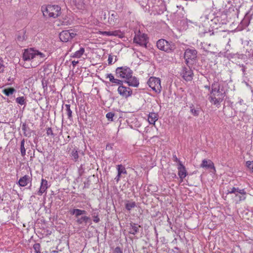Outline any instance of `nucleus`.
Masks as SVG:
<instances>
[{"instance_id":"obj_12","label":"nucleus","mask_w":253,"mask_h":253,"mask_svg":"<svg viewBox=\"0 0 253 253\" xmlns=\"http://www.w3.org/2000/svg\"><path fill=\"white\" fill-rule=\"evenodd\" d=\"M118 91L121 96L126 98L131 96L132 92L130 88L124 86L123 85L119 86Z\"/></svg>"},{"instance_id":"obj_20","label":"nucleus","mask_w":253,"mask_h":253,"mask_svg":"<svg viewBox=\"0 0 253 253\" xmlns=\"http://www.w3.org/2000/svg\"><path fill=\"white\" fill-rule=\"evenodd\" d=\"M35 55L34 56V59L37 60L39 64L42 62L45 58V55L42 52L35 49Z\"/></svg>"},{"instance_id":"obj_32","label":"nucleus","mask_w":253,"mask_h":253,"mask_svg":"<svg viewBox=\"0 0 253 253\" xmlns=\"http://www.w3.org/2000/svg\"><path fill=\"white\" fill-rule=\"evenodd\" d=\"M16 102L17 103L21 105L26 104L25 98L24 96L18 97L16 99Z\"/></svg>"},{"instance_id":"obj_42","label":"nucleus","mask_w":253,"mask_h":253,"mask_svg":"<svg viewBox=\"0 0 253 253\" xmlns=\"http://www.w3.org/2000/svg\"><path fill=\"white\" fill-rule=\"evenodd\" d=\"M19 34H21V35H22V36L18 35L17 37V40L19 41H23L25 40V36H24V35H25L24 32L22 31L21 33H20Z\"/></svg>"},{"instance_id":"obj_16","label":"nucleus","mask_w":253,"mask_h":253,"mask_svg":"<svg viewBox=\"0 0 253 253\" xmlns=\"http://www.w3.org/2000/svg\"><path fill=\"white\" fill-rule=\"evenodd\" d=\"M141 227L137 224L131 222L129 228V233L132 235H135L139 232V228Z\"/></svg>"},{"instance_id":"obj_9","label":"nucleus","mask_w":253,"mask_h":253,"mask_svg":"<svg viewBox=\"0 0 253 253\" xmlns=\"http://www.w3.org/2000/svg\"><path fill=\"white\" fill-rule=\"evenodd\" d=\"M197 51L194 48H187L184 53V58L187 63L189 60H195L197 58Z\"/></svg>"},{"instance_id":"obj_62","label":"nucleus","mask_w":253,"mask_h":253,"mask_svg":"<svg viewBox=\"0 0 253 253\" xmlns=\"http://www.w3.org/2000/svg\"><path fill=\"white\" fill-rule=\"evenodd\" d=\"M115 57H116V58H115V60L114 62H116V61H117V59H116V57H116V56H115Z\"/></svg>"},{"instance_id":"obj_39","label":"nucleus","mask_w":253,"mask_h":253,"mask_svg":"<svg viewBox=\"0 0 253 253\" xmlns=\"http://www.w3.org/2000/svg\"><path fill=\"white\" fill-rule=\"evenodd\" d=\"M3 62L2 58L0 57V73H3L4 71L5 67Z\"/></svg>"},{"instance_id":"obj_30","label":"nucleus","mask_w":253,"mask_h":253,"mask_svg":"<svg viewBox=\"0 0 253 253\" xmlns=\"http://www.w3.org/2000/svg\"><path fill=\"white\" fill-rule=\"evenodd\" d=\"M117 170L118 173H119V174L126 173V170L125 168L122 165H119L117 166Z\"/></svg>"},{"instance_id":"obj_29","label":"nucleus","mask_w":253,"mask_h":253,"mask_svg":"<svg viewBox=\"0 0 253 253\" xmlns=\"http://www.w3.org/2000/svg\"><path fill=\"white\" fill-rule=\"evenodd\" d=\"M25 140L23 139L20 143V152L21 155L24 157L26 155V149L24 147Z\"/></svg>"},{"instance_id":"obj_38","label":"nucleus","mask_w":253,"mask_h":253,"mask_svg":"<svg viewBox=\"0 0 253 253\" xmlns=\"http://www.w3.org/2000/svg\"><path fill=\"white\" fill-rule=\"evenodd\" d=\"M246 194H241V195H239L238 194H235V196L239 199L237 203L244 201L246 199Z\"/></svg>"},{"instance_id":"obj_53","label":"nucleus","mask_w":253,"mask_h":253,"mask_svg":"<svg viewBox=\"0 0 253 253\" xmlns=\"http://www.w3.org/2000/svg\"><path fill=\"white\" fill-rule=\"evenodd\" d=\"M121 174H119V173H118V174H117V176L115 178V180L117 182H118V181L120 180V177H121Z\"/></svg>"},{"instance_id":"obj_6","label":"nucleus","mask_w":253,"mask_h":253,"mask_svg":"<svg viewBox=\"0 0 253 253\" xmlns=\"http://www.w3.org/2000/svg\"><path fill=\"white\" fill-rule=\"evenodd\" d=\"M133 42L141 46L146 47L147 43V35L145 34L141 33L140 31H138L135 34L133 38Z\"/></svg>"},{"instance_id":"obj_15","label":"nucleus","mask_w":253,"mask_h":253,"mask_svg":"<svg viewBox=\"0 0 253 253\" xmlns=\"http://www.w3.org/2000/svg\"><path fill=\"white\" fill-rule=\"evenodd\" d=\"M200 166L201 168H206L207 169H212L215 171V168L214 166L213 163L211 160H203Z\"/></svg>"},{"instance_id":"obj_40","label":"nucleus","mask_w":253,"mask_h":253,"mask_svg":"<svg viewBox=\"0 0 253 253\" xmlns=\"http://www.w3.org/2000/svg\"><path fill=\"white\" fill-rule=\"evenodd\" d=\"M46 134L48 136H51L53 138L55 135L53 133L51 127H48L46 128Z\"/></svg>"},{"instance_id":"obj_41","label":"nucleus","mask_w":253,"mask_h":253,"mask_svg":"<svg viewBox=\"0 0 253 253\" xmlns=\"http://www.w3.org/2000/svg\"><path fill=\"white\" fill-rule=\"evenodd\" d=\"M114 113L112 112H109L106 114V117L108 120V121H113V118L114 117Z\"/></svg>"},{"instance_id":"obj_58","label":"nucleus","mask_w":253,"mask_h":253,"mask_svg":"<svg viewBox=\"0 0 253 253\" xmlns=\"http://www.w3.org/2000/svg\"><path fill=\"white\" fill-rule=\"evenodd\" d=\"M23 66L26 68H29L30 67L27 65L25 64V63L24 64Z\"/></svg>"},{"instance_id":"obj_25","label":"nucleus","mask_w":253,"mask_h":253,"mask_svg":"<svg viewBox=\"0 0 253 253\" xmlns=\"http://www.w3.org/2000/svg\"><path fill=\"white\" fill-rule=\"evenodd\" d=\"M22 130L23 131L24 135L26 137H30L31 136V132L30 129L27 126L26 124H23L22 126Z\"/></svg>"},{"instance_id":"obj_28","label":"nucleus","mask_w":253,"mask_h":253,"mask_svg":"<svg viewBox=\"0 0 253 253\" xmlns=\"http://www.w3.org/2000/svg\"><path fill=\"white\" fill-rule=\"evenodd\" d=\"M70 3L76 5L78 8H81L82 7V0H70Z\"/></svg>"},{"instance_id":"obj_8","label":"nucleus","mask_w":253,"mask_h":253,"mask_svg":"<svg viewBox=\"0 0 253 253\" xmlns=\"http://www.w3.org/2000/svg\"><path fill=\"white\" fill-rule=\"evenodd\" d=\"M181 75L185 81H190L193 79V73L189 67H184L182 68Z\"/></svg>"},{"instance_id":"obj_57","label":"nucleus","mask_w":253,"mask_h":253,"mask_svg":"<svg viewBox=\"0 0 253 253\" xmlns=\"http://www.w3.org/2000/svg\"><path fill=\"white\" fill-rule=\"evenodd\" d=\"M81 215H82V214H86V211H84V210H81Z\"/></svg>"},{"instance_id":"obj_54","label":"nucleus","mask_w":253,"mask_h":253,"mask_svg":"<svg viewBox=\"0 0 253 253\" xmlns=\"http://www.w3.org/2000/svg\"><path fill=\"white\" fill-rule=\"evenodd\" d=\"M241 66L242 67V71L244 75H245L246 67H245V66L243 64H242Z\"/></svg>"},{"instance_id":"obj_47","label":"nucleus","mask_w":253,"mask_h":253,"mask_svg":"<svg viewBox=\"0 0 253 253\" xmlns=\"http://www.w3.org/2000/svg\"><path fill=\"white\" fill-rule=\"evenodd\" d=\"M93 221L95 223H98L100 221V219L98 217V215H95V213H94L93 215Z\"/></svg>"},{"instance_id":"obj_36","label":"nucleus","mask_w":253,"mask_h":253,"mask_svg":"<svg viewBox=\"0 0 253 253\" xmlns=\"http://www.w3.org/2000/svg\"><path fill=\"white\" fill-rule=\"evenodd\" d=\"M33 248L36 253H41L40 251L41 245L39 243H36L33 246Z\"/></svg>"},{"instance_id":"obj_52","label":"nucleus","mask_w":253,"mask_h":253,"mask_svg":"<svg viewBox=\"0 0 253 253\" xmlns=\"http://www.w3.org/2000/svg\"><path fill=\"white\" fill-rule=\"evenodd\" d=\"M102 34L104 35H107V36H111V35H112V34L111 33V32H107V31H105V32H102Z\"/></svg>"},{"instance_id":"obj_56","label":"nucleus","mask_w":253,"mask_h":253,"mask_svg":"<svg viewBox=\"0 0 253 253\" xmlns=\"http://www.w3.org/2000/svg\"><path fill=\"white\" fill-rule=\"evenodd\" d=\"M205 88H206V89H208L210 91V90H211V86L209 85H205Z\"/></svg>"},{"instance_id":"obj_48","label":"nucleus","mask_w":253,"mask_h":253,"mask_svg":"<svg viewBox=\"0 0 253 253\" xmlns=\"http://www.w3.org/2000/svg\"><path fill=\"white\" fill-rule=\"evenodd\" d=\"M172 159L173 161L177 162L178 163L177 165H179V164H182V162L177 158L176 155L173 156Z\"/></svg>"},{"instance_id":"obj_10","label":"nucleus","mask_w":253,"mask_h":253,"mask_svg":"<svg viewBox=\"0 0 253 253\" xmlns=\"http://www.w3.org/2000/svg\"><path fill=\"white\" fill-rule=\"evenodd\" d=\"M35 49L32 48L25 49L23 53V60L24 61H28L34 59V56L35 55Z\"/></svg>"},{"instance_id":"obj_5","label":"nucleus","mask_w":253,"mask_h":253,"mask_svg":"<svg viewBox=\"0 0 253 253\" xmlns=\"http://www.w3.org/2000/svg\"><path fill=\"white\" fill-rule=\"evenodd\" d=\"M147 84L156 92L159 93L161 90V81L158 78L151 77L147 82Z\"/></svg>"},{"instance_id":"obj_51","label":"nucleus","mask_w":253,"mask_h":253,"mask_svg":"<svg viewBox=\"0 0 253 253\" xmlns=\"http://www.w3.org/2000/svg\"><path fill=\"white\" fill-rule=\"evenodd\" d=\"M108 64H112L113 62V56L111 55H109L108 59Z\"/></svg>"},{"instance_id":"obj_35","label":"nucleus","mask_w":253,"mask_h":253,"mask_svg":"<svg viewBox=\"0 0 253 253\" xmlns=\"http://www.w3.org/2000/svg\"><path fill=\"white\" fill-rule=\"evenodd\" d=\"M81 210L78 209H73L72 211H71V214L73 215H75L76 217H78L79 216L81 215Z\"/></svg>"},{"instance_id":"obj_14","label":"nucleus","mask_w":253,"mask_h":253,"mask_svg":"<svg viewBox=\"0 0 253 253\" xmlns=\"http://www.w3.org/2000/svg\"><path fill=\"white\" fill-rule=\"evenodd\" d=\"M177 169L178 170V175L179 176L181 181H182L183 179L187 175V172L186 170V168L182 164H179V165H177Z\"/></svg>"},{"instance_id":"obj_34","label":"nucleus","mask_w":253,"mask_h":253,"mask_svg":"<svg viewBox=\"0 0 253 253\" xmlns=\"http://www.w3.org/2000/svg\"><path fill=\"white\" fill-rule=\"evenodd\" d=\"M251 17H244L241 21V23L244 26H247L249 24Z\"/></svg>"},{"instance_id":"obj_33","label":"nucleus","mask_w":253,"mask_h":253,"mask_svg":"<svg viewBox=\"0 0 253 253\" xmlns=\"http://www.w3.org/2000/svg\"><path fill=\"white\" fill-rule=\"evenodd\" d=\"M136 206V204L134 202L127 203L126 204V208L128 211H130L132 208Z\"/></svg>"},{"instance_id":"obj_59","label":"nucleus","mask_w":253,"mask_h":253,"mask_svg":"<svg viewBox=\"0 0 253 253\" xmlns=\"http://www.w3.org/2000/svg\"><path fill=\"white\" fill-rule=\"evenodd\" d=\"M243 100L242 99H241L239 101V103L241 105L242 104V102H243Z\"/></svg>"},{"instance_id":"obj_60","label":"nucleus","mask_w":253,"mask_h":253,"mask_svg":"<svg viewBox=\"0 0 253 253\" xmlns=\"http://www.w3.org/2000/svg\"><path fill=\"white\" fill-rule=\"evenodd\" d=\"M52 253H58V251H52Z\"/></svg>"},{"instance_id":"obj_3","label":"nucleus","mask_w":253,"mask_h":253,"mask_svg":"<svg viewBox=\"0 0 253 253\" xmlns=\"http://www.w3.org/2000/svg\"><path fill=\"white\" fill-rule=\"evenodd\" d=\"M157 47L167 52L173 51L176 48L175 44L172 42H169L164 39H160L157 42Z\"/></svg>"},{"instance_id":"obj_18","label":"nucleus","mask_w":253,"mask_h":253,"mask_svg":"<svg viewBox=\"0 0 253 253\" xmlns=\"http://www.w3.org/2000/svg\"><path fill=\"white\" fill-rule=\"evenodd\" d=\"M31 177L29 175H25L20 178L18 181V184L19 186L24 187L26 186L29 182H31Z\"/></svg>"},{"instance_id":"obj_31","label":"nucleus","mask_w":253,"mask_h":253,"mask_svg":"<svg viewBox=\"0 0 253 253\" xmlns=\"http://www.w3.org/2000/svg\"><path fill=\"white\" fill-rule=\"evenodd\" d=\"M72 22V20L69 18V17H65L63 20L62 21L61 23V25L67 26L70 25Z\"/></svg>"},{"instance_id":"obj_4","label":"nucleus","mask_w":253,"mask_h":253,"mask_svg":"<svg viewBox=\"0 0 253 253\" xmlns=\"http://www.w3.org/2000/svg\"><path fill=\"white\" fill-rule=\"evenodd\" d=\"M132 74V71L127 66L118 67L116 70V75L118 78L126 80L131 77Z\"/></svg>"},{"instance_id":"obj_55","label":"nucleus","mask_w":253,"mask_h":253,"mask_svg":"<svg viewBox=\"0 0 253 253\" xmlns=\"http://www.w3.org/2000/svg\"><path fill=\"white\" fill-rule=\"evenodd\" d=\"M79 63L78 61H73L72 63L73 66H75Z\"/></svg>"},{"instance_id":"obj_17","label":"nucleus","mask_w":253,"mask_h":253,"mask_svg":"<svg viewBox=\"0 0 253 253\" xmlns=\"http://www.w3.org/2000/svg\"><path fill=\"white\" fill-rule=\"evenodd\" d=\"M129 86L137 87L139 84L138 80L135 77H130L125 81Z\"/></svg>"},{"instance_id":"obj_21","label":"nucleus","mask_w":253,"mask_h":253,"mask_svg":"<svg viewBox=\"0 0 253 253\" xmlns=\"http://www.w3.org/2000/svg\"><path fill=\"white\" fill-rule=\"evenodd\" d=\"M158 119V115L157 113L151 112L150 113L148 117V121L150 124L155 125V122Z\"/></svg>"},{"instance_id":"obj_61","label":"nucleus","mask_w":253,"mask_h":253,"mask_svg":"<svg viewBox=\"0 0 253 253\" xmlns=\"http://www.w3.org/2000/svg\"><path fill=\"white\" fill-rule=\"evenodd\" d=\"M248 14H249L248 13H247L245 15V16H247Z\"/></svg>"},{"instance_id":"obj_46","label":"nucleus","mask_w":253,"mask_h":253,"mask_svg":"<svg viewBox=\"0 0 253 253\" xmlns=\"http://www.w3.org/2000/svg\"><path fill=\"white\" fill-rule=\"evenodd\" d=\"M114 253H123L122 249L119 247H117L115 248Z\"/></svg>"},{"instance_id":"obj_37","label":"nucleus","mask_w":253,"mask_h":253,"mask_svg":"<svg viewBox=\"0 0 253 253\" xmlns=\"http://www.w3.org/2000/svg\"><path fill=\"white\" fill-rule=\"evenodd\" d=\"M193 106H191L190 107V111H191V113L195 116H198L199 115V109H195V108H194L193 107Z\"/></svg>"},{"instance_id":"obj_50","label":"nucleus","mask_w":253,"mask_h":253,"mask_svg":"<svg viewBox=\"0 0 253 253\" xmlns=\"http://www.w3.org/2000/svg\"><path fill=\"white\" fill-rule=\"evenodd\" d=\"M218 17H214L212 19H211V22L217 24V22L218 21Z\"/></svg>"},{"instance_id":"obj_23","label":"nucleus","mask_w":253,"mask_h":253,"mask_svg":"<svg viewBox=\"0 0 253 253\" xmlns=\"http://www.w3.org/2000/svg\"><path fill=\"white\" fill-rule=\"evenodd\" d=\"M65 107V111L66 114V115L68 116V119L72 121L73 117H72V111L71 109V106L70 104H65L64 105Z\"/></svg>"},{"instance_id":"obj_26","label":"nucleus","mask_w":253,"mask_h":253,"mask_svg":"<svg viewBox=\"0 0 253 253\" xmlns=\"http://www.w3.org/2000/svg\"><path fill=\"white\" fill-rule=\"evenodd\" d=\"M16 91V90L13 87L5 88L2 90L3 93L6 96H9Z\"/></svg>"},{"instance_id":"obj_45","label":"nucleus","mask_w":253,"mask_h":253,"mask_svg":"<svg viewBox=\"0 0 253 253\" xmlns=\"http://www.w3.org/2000/svg\"><path fill=\"white\" fill-rule=\"evenodd\" d=\"M123 82L122 81L115 79L114 81H113V82L112 83H114L116 84L120 85H120H123Z\"/></svg>"},{"instance_id":"obj_19","label":"nucleus","mask_w":253,"mask_h":253,"mask_svg":"<svg viewBox=\"0 0 253 253\" xmlns=\"http://www.w3.org/2000/svg\"><path fill=\"white\" fill-rule=\"evenodd\" d=\"M47 185V181L42 178L40 188L38 192V194L39 195H42L46 191L48 188Z\"/></svg>"},{"instance_id":"obj_13","label":"nucleus","mask_w":253,"mask_h":253,"mask_svg":"<svg viewBox=\"0 0 253 253\" xmlns=\"http://www.w3.org/2000/svg\"><path fill=\"white\" fill-rule=\"evenodd\" d=\"M78 46V44H74L72 47L71 48L70 51L71 50L76 48L77 50L71 55V56L73 58H79L84 52V48L83 47H80L79 49H77V47Z\"/></svg>"},{"instance_id":"obj_44","label":"nucleus","mask_w":253,"mask_h":253,"mask_svg":"<svg viewBox=\"0 0 253 253\" xmlns=\"http://www.w3.org/2000/svg\"><path fill=\"white\" fill-rule=\"evenodd\" d=\"M106 76V78L109 79L110 82H111V83L113 82L115 78L112 74H107Z\"/></svg>"},{"instance_id":"obj_2","label":"nucleus","mask_w":253,"mask_h":253,"mask_svg":"<svg viewBox=\"0 0 253 253\" xmlns=\"http://www.w3.org/2000/svg\"><path fill=\"white\" fill-rule=\"evenodd\" d=\"M41 11L43 16H60L62 14L61 7L58 5H42Z\"/></svg>"},{"instance_id":"obj_11","label":"nucleus","mask_w":253,"mask_h":253,"mask_svg":"<svg viewBox=\"0 0 253 253\" xmlns=\"http://www.w3.org/2000/svg\"><path fill=\"white\" fill-rule=\"evenodd\" d=\"M100 21L108 26H114L118 22V19L114 17H100Z\"/></svg>"},{"instance_id":"obj_43","label":"nucleus","mask_w":253,"mask_h":253,"mask_svg":"<svg viewBox=\"0 0 253 253\" xmlns=\"http://www.w3.org/2000/svg\"><path fill=\"white\" fill-rule=\"evenodd\" d=\"M247 167L250 169L253 172V161H248L246 162Z\"/></svg>"},{"instance_id":"obj_27","label":"nucleus","mask_w":253,"mask_h":253,"mask_svg":"<svg viewBox=\"0 0 253 253\" xmlns=\"http://www.w3.org/2000/svg\"><path fill=\"white\" fill-rule=\"evenodd\" d=\"M90 220V218L86 216H82L81 218L78 219L77 220V222L79 224H81L83 222L87 223L88 222V221Z\"/></svg>"},{"instance_id":"obj_49","label":"nucleus","mask_w":253,"mask_h":253,"mask_svg":"<svg viewBox=\"0 0 253 253\" xmlns=\"http://www.w3.org/2000/svg\"><path fill=\"white\" fill-rule=\"evenodd\" d=\"M42 85L44 89V90H47V84L46 82H44V81H42Z\"/></svg>"},{"instance_id":"obj_24","label":"nucleus","mask_w":253,"mask_h":253,"mask_svg":"<svg viewBox=\"0 0 253 253\" xmlns=\"http://www.w3.org/2000/svg\"><path fill=\"white\" fill-rule=\"evenodd\" d=\"M70 156L74 162H77L79 159V154L77 150L74 148L70 154Z\"/></svg>"},{"instance_id":"obj_1","label":"nucleus","mask_w":253,"mask_h":253,"mask_svg":"<svg viewBox=\"0 0 253 253\" xmlns=\"http://www.w3.org/2000/svg\"><path fill=\"white\" fill-rule=\"evenodd\" d=\"M209 95V100L211 104L216 106H219L226 95L222 83L218 80L214 81L211 85Z\"/></svg>"},{"instance_id":"obj_22","label":"nucleus","mask_w":253,"mask_h":253,"mask_svg":"<svg viewBox=\"0 0 253 253\" xmlns=\"http://www.w3.org/2000/svg\"><path fill=\"white\" fill-rule=\"evenodd\" d=\"M237 192L240 194H247V193L244 189H240L239 188L232 187L230 190H228L227 194H236Z\"/></svg>"},{"instance_id":"obj_7","label":"nucleus","mask_w":253,"mask_h":253,"mask_svg":"<svg viewBox=\"0 0 253 253\" xmlns=\"http://www.w3.org/2000/svg\"><path fill=\"white\" fill-rule=\"evenodd\" d=\"M77 34L74 32L73 29L64 30L59 34V38L63 42H67L76 36Z\"/></svg>"}]
</instances>
